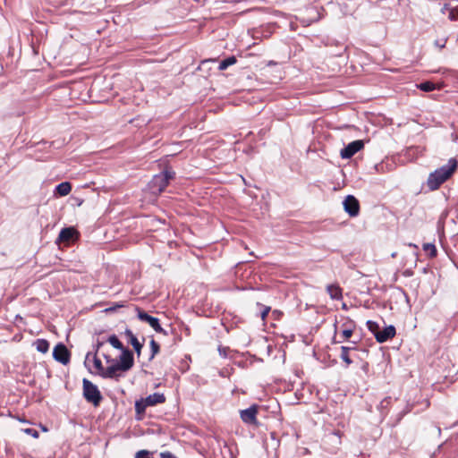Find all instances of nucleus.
<instances>
[{
	"mask_svg": "<svg viewBox=\"0 0 458 458\" xmlns=\"http://www.w3.org/2000/svg\"><path fill=\"white\" fill-rule=\"evenodd\" d=\"M392 403H393V398L390 396L384 398L380 402V403L377 406V409L379 410L381 414H384V415L387 414L389 408L392 405Z\"/></svg>",
	"mask_w": 458,
	"mask_h": 458,
	"instance_id": "a211bd4d",
	"label": "nucleus"
},
{
	"mask_svg": "<svg viewBox=\"0 0 458 458\" xmlns=\"http://www.w3.org/2000/svg\"><path fill=\"white\" fill-rule=\"evenodd\" d=\"M108 343L115 349L123 350L125 349L122 344V342L118 339L115 335H112L108 337Z\"/></svg>",
	"mask_w": 458,
	"mask_h": 458,
	"instance_id": "5701e85b",
	"label": "nucleus"
},
{
	"mask_svg": "<svg viewBox=\"0 0 458 458\" xmlns=\"http://www.w3.org/2000/svg\"><path fill=\"white\" fill-rule=\"evenodd\" d=\"M227 351H228V348L227 347H224V346H219L218 347V352H219V354L225 358L227 356Z\"/></svg>",
	"mask_w": 458,
	"mask_h": 458,
	"instance_id": "72a5a7b5",
	"label": "nucleus"
},
{
	"mask_svg": "<svg viewBox=\"0 0 458 458\" xmlns=\"http://www.w3.org/2000/svg\"><path fill=\"white\" fill-rule=\"evenodd\" d=\"M150 348H151V355L149 357V360H152L159 352L160 346L154 339H152L150 341Z\"/></svg>",
	"mask_w": 458,
	"mask_h": 458,
	"instance_id": "cd10ccee",
	"label": "nucleus"
},
{
	"mask_svg": "<svg viewBox=\"0 0 458 458\" xmlns=\"http://www.w3.org/2000/svg\"><path fill=\"white\" fill-rule=\"evenodd\" d=\"M137 317L140 320L148 323L157 333L167 335V332L161 327L157 318L148 315L140 308H136Z\"/></svg>",
	"mask_w": 458,
	"mask_h": 458,
	"instance_id": "20e7f679",
	"label": "nucleus"
},
{
	"mask_svg": "<svg viewBox=\"0 0 458 458\" xmlns=\"http://www.w3.org/2000/svg\"><path fill=\"white\" fill-rule=\"evenodd\" d=\"M396 333L395 327L392 325L385 327L383 330H380L379 333L376 334V340L377 343H385L389 339L394 337Z\"/></svg>",
	"mask_w": 458,
	"mask_h": 458,
	"instance_id": "9b49d317",
	"label": "nucleus"
},
{
	"mask_svg": "<svg viewBox=\"0 0 458 458\" xmlns=\"http://www.w3.org/2000/svg\"><path fill=\"white\" fill-rule=\"evenodd\" d=\"M103 345V343H98L97 344V352L99 350V348Z\"/></svg>",
	"mask_w": 458,
	"mask_h": 458,
	"instance_id": "ea45409f",
	"label": "nucleus"
},
{
	"mask_svg": "<svg viewBox=\"0 0 458 458\" xmlns=\"http://www.w3.org/2000/svg\"><path fill=\"white\" fill-rule=\"evenodd\" d=\"M258 305L262 307L261 318H262V319H265L267 318V316L268 315L269 311H270V307L263 306V305H261L259 303H258Z\"/></svg>",
	"mask_w": 458,
	"mask_h": 458,
	"instance_id": "7c9ffc66",
	"label": "nucleus"
},
{
	"mask_svg": "<svg viewBox=\"0 0 458 458\" xmlns=\"http://www.w3.org/2000/svg\"><path fill=\"white\" fill-rule=\"evenodd\" d=\"M423 250L428 253L429 257L434 258L437 256V249L433 243H424Z\"/></svg>",
	"mask_w": 458,
	"mask_h": 458,
	"instance_id": "b1692460",
	"label": "nucleus"
},
{
	"mask_svg": "<svg viewBox=\"0 0 458 458\" xmlns=\"http://www.w3.org/2000/svg\"><path fill=\"white\" fill-rule=\"evenodd\" d=\"M448 18L451 21L458 20V7L450 9L449 13H448Z\"/></svg>",
	"mask_w": 458,
	"mask_h": 458,
	"instance_id": "c85d7f7f",
	"label": "nucleus"
},
{
	"mask_svg": "<svg viewBox=\"0 0 458 458\" xmlns=\"http://www.w3.org/2000/svg\"><path fill=\"white\" fill-rule=\"evenodd\" d=\"M344 211L352 217H355L360 213V203L358 199L352 196L348 195L344 200Z\"/></svg>",
	"mask_w": 458,
	"mask_h": 458,
	"instance_id": "0eeeda50",
	"label": "nucleus"
},
{
	"mask_svg": "<svg viewBox=\"0 0 458 458\" xmlns=\"http://www.w3.org/2000/svg\"><path fill=\"white\" fill-rule=\"evenodd\" d=\"M147 407H148V405H147V403H145L144 398H140V400H137L135 402L134 408H135V412H136V419L138 420H142Z\"/></svg>",
	"mask_w": 458,
	"mask_h": 458,
	"instance_id": "dca6fc26",
	"label": "nucleus"
},
{
	"mask_svg": "<svg viewBox=\"0 0 458 458\" xmlns=\"http://www.w3.org/2000/svg\"><path fill=\"white\" fill-rule=\"evenodd\" d=\"M123 304H116L115 306L111 307V308L107 309L106 310H107V311H108V310L113 311V310H115L117 308H121V307H123Z\"/></svg>",
	"mask_w": 458,
	"mask_h": 458,
	"instance_id": "c9c22d12",
	"label": "nucleus"
},
{
	"mask_svg": "<svg viewBox=\"0 0 458 458\" xmlns=\"http://www.w3.org/2000/svg\"><path fill=\"white\" fill-rule=\"evenodd\" d=\"M236 62H237L236 57L234 55H231L220 62L218 69L220 71H224V70L227 69L229 66L236 64Z\"/></svg>",
	"mask_w": 458,
	"mask_h": 458,
	"instance_id": "412c9836",
	"label": "nucleus"
},
{
	"mask_svg": "<svg viewBox=\"0 0 458 458\" xmlns=\"http://www.w3.org/2000/svg\"><path fill=\"white\" fill-rule=\"evenodd\" d=\"M457 166V160L455 158H450L446 165L429 174L427 180L428 188L430 191L437 190L446 180L451 177V175L456 170Z\"/></svg>",
	"mask_w": 458,
	"mask_h": 458,
	"instance_id": "f257e3e1",
	"label": "nucleus"
},
{
	"mask_svg": "<svg viewBox=\"0 0 458 458\" xmlns=\"http://www.w3.org/2000/svg\"><path fill=\"white\" fill-rule=\"evenodd\" d=\"M105 359H106V363H109V364H112V358L108 355H104Z\"/></svg>",
	"mask_w": 458,
	"mask_h": 458,
	"instance_id": "e433bc0d",
	"label": "nucleus"
},
{
	"mask_svg": "<svg viewBox=\"0 0 458 458\" xmlns=\"http://www.w3.org/2000/svg\"><path fill=\"white\" fill-rule=\"evenodd\" d=\"M351 328L352 331L354 330V327H355V323L354 321H352V319L350 318H346L345 319V322H344L342 324V328Z\"/></svg>",
	"mask_w": 458,
	"mask_h": 458,
	"instance_id": "c756f323",
	"label": "nucleus"
},
{
	"mask_svg": "<svg viewBox=\"0 0 458 458\" xmlns=\"http://www.w3.org/2000/svg\"><path fill=\"white\" fill-rule=\"evenodd\" d=\"M89 362H90V353H88L87 356H86V360H85V365L88 367L89 370L93 373V371L91 370L90 367H89Z\"/></svg>",
	"mask_w": 458,
	"mask_h": 458,
	"instance_id": "f704fd0d",
	"label": "nucleus"
},
{
	"mask_svg": "<svg viewBox=\"0 0 458 458\" xmlns=\"http://www.w3.org/2000/svg\"><path fill=\"white\" fill-rule=\"evenodd\" d=\"M418 88L425 92H430L436 89L435 84L431 81L421 82L418 85Z\"/></svg>",
	"mask_w": 458,
	"mask_h": 458,
	"instance_id": "393cba45",
	"label": "nucleus"
},
{
	"mask_svg": "<svg viewBox=\"0 0 458 458\" xmlns=\"http://www.w3.org/2000/svg\"><path fill=\"white\" fill-rule=\"evenodd\" d=\"M134 364L133 353L129 349L122 350V353L120 355V362H118L119 367L121 368V371H128L132 368Z\"/></svg>",
	"mask_w": 458,
	"mask_h": 458,
	"instance_id": "1a4fd4ad",
	"label": "nucleus"
},
{
	"mask_svg": "<svg viewBox=\"0 0 458 458\" xmlns=\"http://www.w3.org/2000/svg\"><path fill=\"white\" fill-rule=\"evenodd\" d=\"M24 431L35 438L38 437V432L34 428H26Z\"/></svg>",
	"mask_w": 458,
	"mask_h": 458,
	"instance_id": "2f4dec72",
	"label": "nucleus"
},
{
	"mask_svg": "<svg viewBox=\"0 0 458 458\" xmlns=\"http://www.w3.org/2000/svg\"><path fill=\"white\" fill-rule=\"evenodd\" d=\"M353 349H354V347H349V346H342L341 347L340 357L345 362L346 367L350 366L352 363V360L349 356V352Z\"/></svg>",
	"mask_w": 458,
	"mask_h": 458,
	"instance_id": "aec40b11",
	"label": "nucleus"
},
{
	"mask_svg": "<svg viewBox=\"0 0 458 458\" xmlns=\"http://www.w3.org/2000/svg\"><path fill=\"white\" fill-rule=\"evenodd\" d=\"M105 359H106V363H109V364H112V358L108 355H104Z\"/></svg>",
	"mask_w": 458,
	"mask_h": 458,
	"instance_id": "4c0bfd02",
	"label": "nucleus"
},
{
	"mask_svg": "<svg viewBox=\"0 0 458 458\" xmlns=\"http://www.w3.org/2000/svg\"><path fill=\"white\" fill-rule=\"evenodd\" d=\"M437 46H438L440 48H443V47H445V43H444V44H442V45H441V44H439V43H437Z\"/></svg>",
	"mask_w": 458,
	"mask_h": 458,
	"instance_id": "a19ab883",
	"label": "nucleus"
},
{
	"mask_svg": "<svg viewBox=\"0 0 458 458\" xmlns=\"http://www.w3.org/2000/svg\"><path fill=\"white\" fill-rule=\"evenodd\" d=\"M437 46H438L440 48H443V47H445V43H444V44H442V45H441V44H439V43H437Z\"/></svg>",
	"mask_w": 458,
	"mask_h": 458,
	"instance_id": "79ce46f5",
	"label": "nucleus"
},
{
	"mask_svg": "<svg viewBox=\"0 0 458 458\" xmlns=\"http://www.w3.org/2000/svg\"><path fill=\"white\" fill-rule=\"evenodd\" d=\"M174 178V172L165 170L162 173L153 176L148 183V188L154 194H160L168 186L169 182Z\"/></svg>",
	"mask_w": 458,
	"mask_h": 458,
	"instance_id": "f03ea898",
	"label": "nucleus"
},
{
	"mask_svg": "<svg viewBox=\"0 0 458 458\" xmlns=\"http://www.w3.org/2000/svg\"><path fill=\"white\" fill-rule=\"evenodd\" d=\"M124 335L128 337L129 342L134 348L137 355L140 356L143 344L139 342V340L137 339V337L134 335L131 329H126L124 331Z\"/></svg>",
	"mask_w": 458,
	"mask_h": 458,
	"instance_id": "4468645a",
	"label": "nucleus"
},
{
	"mask_svg": "<svg viewBox=\"0 0 458 458\" xmlns=\"http://www.w3.org/2000/svg\"><path fill=\"white\" fill-rule=\"evenodd\" d=\"M79 238V232L73 227L63 228L56 239L55 243H64L65 246H69L72 242H74Z\"/></svg>",
	"mask_w": 458,
	"mask_h": 458,
	"instance_id": "39448f33",
	"label": "nucleus"
},
{
	"mask_svg": "<svg viewBox=\"0 0 458 458\" xmlns=\"http://www.w3.org/2000/svg\"><path fill=\"white\" fill-rule=\"evenodd\" d=\"M92 362H93V367L95 369V372L97 374H98L99 376H101L105 368L103 367L100 359H98L96 354H94L92 357Z\"/></svg>",
	"mask_w": 458,
	"mask_h": 458,
	"instance_id": "4be33fe9",
	"label": "nucleus"
},
{
	"mask_svg": "<svg viewBox=\"0 0 458 458\" xmlns=\"http://www.w3.org/2000/svg\"><path fill=\"white\" fill-rule=\"evenodd\" d=\"M144 402L148 406H154L157 404L164 403L165 402V396L161 393H154L144 398Z\"/></svg>",
	"mask_w": 458,
	"mask_h": 458,
	"instance_id": "f8f14e48",
	"label": "nucleus"
},
{
	"mask_svg": "<svg viewBox=\"0 0 458 458\" xmlns=\"http://www.w3.org/2000/svg\"><path fill=\"white\" fill-rule=\"evenodd\" d=\"M53 357L56 361L66 365L70 362L71 353L67 347L64 344L60 343L55 346Z\"/></svg>",
	"mask_w": 458,
	"mask_h": 458,
	"instance_id": "423d86ee",
	"label": "nucleus"
},
{
	"mask_svg": "<svg viewBox=\"0 0 458 458\" xmlns=\"http://www.w3.org/2000/svg\"><path fill=\"white\" fill-rule=\"evenodd\" d=\"M72 191V184L69 182H64L59 183L55 187V192L58 194L59 196H66L68 195Z\"/></svg>",
	"mask_w": 458,
	"mask_h": 458,
	"instance_id": "f3484780",
	"label": "nucleus"
},
{
	"mask_svg": "<svg viewBox=\"0 0 458 458\" xmlns=\"http://www.w3.org/2000/svg\"><path fill=\"white\" fill-rule=\"evenodd\" d=\"M159 456H160V458H177L172 453H170L168 451L160 453Z\"/></svg>",
	"mask_w": 458,
	"mask_h": 458,
	"instance_id": "473e14b6",
	"label": "nucleus"
},
{
	"mask_svg": "<svg viewBox=\"0 0 458 458\" xmlns=\"http://www.w3.org/2000/svg\"><path fill=\"white\" fill-rule=\"evenodd\" d=\"M367 327L368 329L374 335V336L376 337V334L379 333L380 331V327H379V325L375 322V321H372V320H368L367 321Z\"/></svg>",
	"mask_w": 458,
	"mask_h": 458,
	"instance_id": "a878e982",
	"label": "nucleus"
},
{
	"mask_svg": "<svg viewBox=\"0 0 458 458\" xmlns=\"http://www.w3.org/2000/svg\"><path fill=\"white\" fill-rule=\"evenodd\" d=\"M353 334V331L351 329V328H344L342 329V332H341V337L342 339L341 340H338V341H334L335 343H343L346 340H348Z\"/></svg>",
	"mask_w": 458,
	"mask_h": 458,
	"instance_id": "bb28decb",
	"label": "nucleus"
},
{
	"mask_svg": "<svg viewBox=\"0 0 458 458\" xmlns=\"http://www.w3.org/2000/svg\"><path fill=\"white\" fill-rule=\"evenodd\" d=\"M257 414H258V406L257 405H251L248 409L242 410L240 411V417L242 420L249 425H257L258 420H257Z\"/></svg>",
	"mask_w": 458,
	"mask_h": 458,
	"instance_id": "6e6552de",
	"label": "nucleus"
},
{
	"mask_svg": "<svg viewBox=\"0 0 458 458\" xmlns=\"http://www.w3.org/2000/svg\"><path fill=\"white\" fill-rule=\"evenodd\" d=\"M34 345L37 351L41 353H47L49 350V343L46 339H37L34 342Z\"/></svg>",
	"mask_w": 458,
	"mask_h": 458,
	"instance_id": "6ab92c4d",
	"label": "nucleus"
},
{
	"mask_svg": "<svg viewBox=\"0 0 458 458\" xmlns=\"http://www.w3.org/2000/svg\"><path fill=\"white\" fill-rule=\"evenodd\" d=\"M83 384V396L87 402L98 406L102 401V395L98 386L89 380L84 378Z\"/></svg>",
	"mask_w": 458,
	"mask_h": 458,
	"instance_id": "7ed1b4c3",
	"label": "nucleus"
},
{
	"mask_svg": "<svg viewBox=\"0 0 458 458\" xmlns=\"http://www.w3.org/2000/svg\"><path fill=\"white\" fill-rule=\"evenodd\" d=\"M343 309L347 310L346 304H344V303L343 304Z\"/></svg>",
	"mask_w": 458,
	"mask_h": 458,
	"instance_id": "37998d69",
	"label": "nucleus"
},
{
	"mask_svg": "<svg viewBox=\"0 0 458 458\" xmlns=\"http://www.w3.org/2000/svg\"><path fill=\"white\" fill-rule=\"evenodd\" d=\"M364 147V144L361 140H354L349 143L346 147H344L341 152L342 158H351L353 157L358 151H360Z\"/></svg>",
	"mask_w": 458,
	"mask_h": 458,
	"instance_id": "9d476101",
	"label": "nucleus"
},
{
	"mask_svg": "<svg viewBox=\"0 0 458 458\" xmlns=\"http://www.w3.org/2000/svg\"><path fill=\"white\" fill-rule=\"evenodd\" d=\"M327 292L333 300H341L343 298V290L337 284H331L327 286Z\"/></svg>",
	"mask_w": 458,
	"mask_h": 458,
	"instance_id": "2eb2a0df",
	"label": "nucleus"
},
{
	"mask_svg": "<svg viewBox=\"0 0 458 458\" xmlns=\"http://www.w3.org/2000/svg\"><path fill=\"white\" fill-rule=\"evenodd\" d=\"M118 370H121L118 362L115 360H112V364H110L106 369H104L101 377L104 378H114L117 376L116 372Z\"/></svg>",
	"mask_w": 458,
	"mask_h": 458,
	"instance_id": "ddd939ff",
	"label": "nucleus"
},
{
	"mask_svg": "<svg viewBox=\"0 0 458 458\" xmlns=\"http://www.w3.org/2000/svg\"><path fill=\"white\" fill-rule=\"evenodd\" d=\"M450 9L451 8H449L447 4H445L444 7L442 8V13H445V11H447V10L450 11Z\"/></svg>",
	"mask_w": 458,
	"mask_h": 458,
	"instance_id": "58836bf2",
	"label": "nucleus"
}]
</instances>
